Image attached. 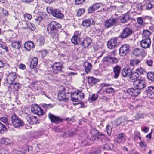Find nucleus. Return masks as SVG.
<instances>
[{
    "label": "nucleus",
    "mask_w": 154,
    "mask_h": 154,
    "mask_svg": "<svg viewBox=\"0 0 154 154\" xmlns=\"http://www.w3.org/2000/svg\"><path fill=\"white\" fill-rule=\"evenodd\" d=\"M42 107L45 109H48L49 108H51L52 107V106L51 104H43L42 106Z\"/></svg>",
    "instance_id": "4d7b16f0"
},
{
    "label": "nucleus",
    "mask_w": 154,
    "mask_h": 154,
    "mask_svg": "<svg viewBox=\"0 0 154 154\" xmlns=\"http://www.w3.org/2000/svg\"><path fill=\"white\" fill-rule=\"evenodd\" d=\"M91 42V39L90 38H87L85 39H79V45L83 46L84 48H87Z\"/></svg>",
    "instance_id": "39448f33"
},
{
    "label": "nucleus",
    "mask_w": 154,
    "mask_h": 154,
    "mask_svg": "<svg viewBox=\"0 0 154 154\" xmlns=\"http://www.w3.org/2000/svg\"><path fill=\"white\" fill-rule=\"evenodd\" d=\"M24 17L25 19H26L28 20H30L32 18V16L30 14L27 13H26L24 15Z\"/></svg>",
    "instance_id": "de8ad7c7"
},
{
    "label": "nucleus",
    "mask_w": 154,
    "mask_h": 154,
    "mask_svg": "<svg viewBox=\"0 0 154 154\" xmlns=\"http://www.w3.org/2000/svg\"><path fill=\"white\" fill-rule=\"evenodd\" d=\"M132 70L130 68L124 69L122 71V74L124 77H129L130 74L131 73Z\"/></svg>",
    "instance_id": "412c9836"
},
{
    "label": "nucleus",
    "mask_w": 154,
    "mask_h": 154,
    "mask_svg": "<svg viewBox=\"0 0 154 154\" xmlns=\"http://www.w3.org/2000/svg\"><path fill=\"white\" fill-rule=\"evenodd\" d=\"M11 86L13 88L15 91H17L19 88L20 84L18 83H13L12 85H11Z\"/></svg>",
    "instance_id": "a19ab883"
},
{
    "label": "nucleus",
    "mask_w": 154,
    "mask_h": 154,
    "mask_svg": "<svg viewBox=\"0 0 154 154\" xmlns=\"http://www.w3.org/2000/svg\"><path fill=\"white\" fill-rule=\"evenodd\" d=\"M85 10L84 9H80L77 12V15L78 16H80L84 12Z\"/></svg>",
    "instance_id": "8fccbe9b"
},
{
    "label": "nucleus",
    "mask_w": 154,
    "mask_h": 154,
    "mask_svg": "<svg viewBox=\"0 0 154 154\" xmlns=\"http://www.w3.org/2000/svg\"><path fill=\"white\" fill-rule=\"evenodd\" d=\"M0 120L5 123L6 125H8V127L9 128H10L9 124L8 119L5 117H1L0 118Z\"/></svg>",
    "instance_id": "4c0bfd02"
},
{
    "label": "nucleus",
    "mask_w": 154,
    "mask_h": 154,
    "mask_svg": "<svg viewBox=\"0 0 154 154\" xmlns=\"http://www.w3.org/2000/svg\"><path fill=\"white\" fill-rule=\"evenodd\" d=\"M133 33V31L131 29L128 27H125L120 33V37L123 39L126 38L130 36Z\"/></svg>",
    "instance_id": "7ed1b4c3"
},
{
    "label": "nucleus",
    "mask_w": 154,
    "mask_h": 154,
    "mask_svg": "<svg viewBox=\"0 0 154 154\" xmlns=\"http://www.w3.org/2000/svg\"><path fill=\"white\" fill-rule=\"evenodd\" d=\"M33 0H22L23 2H26V3H29L30 2H32Z\"/></svg>",
    "instance_id": "338daca9"
},
{
    "label": "nucleus",
    "mask_w": 154,
    "mask_h": 154,
    "mask_svg": "<svg viewBox=\"0 0 154 154\" xmlns=\"http://www.w3.org/2000/svg\"><path fill=\"white\" fill-rule=\"evenodd\" d=\"M36 112L34 114H37L38 116L42 115L43 114V111L41 108L38 106V110L36 111Z\"/></svg>",
    "instance_id": "c03bdc74"
},
{
    "label": "nucleus",
    "mask_w": 154,
    "mask_h": 154,
    "mask_svg": "<svg viewBox=\"0 0 154 154\" xmlns=\"http://www.w3.org/2000/svg\"><path fill=\"white\" fill-rule=\"evenodd\" d=\"M48 117L51 122L56 124H58L62 122V119L60 118L49 113Z\"/></svg>",
    "instance_id": "f8f14e48"
},
{
    "label": "nucleus",
    "mask_w": 154,
    "mask_h": 154,
    "mask_svg": "<svg viewBox=\"0 0 154 154\" xmlns=\"http://www.w3.org/2000/svg\"><path fill=\"white\" fill-rule=\"evenodd\" d=\"M19 68L20 69L24 70L25 69V66L23 64H21L20 65Z\"/></svg>",
    "instance_id": "e2e57ef3"
},
{
    "label": "nucleus",
    "mask_w": 154,
    "mask_h": 154,
    "mask_svg": "<svg viewBox=\"0 0 154 154\" xmlns=\"http://www.w3.org/2000/svg\"><path fill=\"white\" fill-rule=\"evenodd\" d=\"M103 62H106L111 64H113L115 63H117L118 60L117 59L114 57H112L110 56H106L104 57L102 60Z\"/></svg>",
    "instance_id": "9b49d317"
},
{
    "label": "nucleus",
    "mask_w": 154,
    "mask_h": 154,
    "mask_svg": "<svg viewBox=\"0 0 154 154\" xmlns=\"http://www.w3.org/2000/svg\"><path fill=\"white\" fill-rule=\"evenodd\" d=\"M106 93L108 94H109L111 93H112L114 91V89L112 88H107L106 91Z\"/></svg>",
    "instance_id": "6e6d98bb"
},
{
    "label": "nucleus",
    "mask_w": 154,
    "mask_h": 154,
    "mask_svg": "<svg viewBox=\"0 0 154 154\" xmlns=\"http://www.w3.org/2000/svg\"><path fill=\"white\" fill-rule=\"evenodd\" d=\"M129 49V45L127 44L122 45L119 48V54L122 56L125 55L128 52Z\"/></svg>",
    "instance_id": "0eeeda50"
},
{
    "label": "nucleus",
    "mask_w": 154,
    "mask_h": 154,
    "mask_svg": "<svg viewBox=\"0 0 154 154\" xmlns=\"http://www.w3.org/2000/svg\"><path fill=\"white\" fill-rule=\"evenodd\" d=\"M88 83L91 86H92L95 84L97 82L96 79L94 77H88Z\"/></svg>",
    "instance_id": "2f4dec72"
},
{
    "label": "nucleus",
    "mask_w": 154,
    "mask_h": 154,
    "mask_svg": "<svg viewBox=\"0 0 154 154\" xmlns=\"http://www.w3.org/2000/svg\"><path fill=\"white\" fill-rule=\"evenodd\" d=\"M95 10L92 6L89 7L88 10V13H91Z\"/></svg>",
    "instance_id": "864d4df0"
},
{
    "label": "nucleus",
    "mask_w": 154,
    "mask_h": 154,
    "mask_svg": "<svg viewBox=\"0 0 154 154\" xmlns=\"http://www.w3.org/2000/svg\"><path fill=\"white\" fill-rule=\"evenodd\" d=\"M11 47L15 49L19 50L21 47V42L19 41L11 40L10 41Z\"/></svg>",
    "instance_id": "4468645a"
},
{
    "label": "nucleus",
    "mask_w": 154,
    "mask_h": 154,
    "mask_svg": "<svg viewBox=\"0 0 154 154\" xmlns=\"http://www.w3.org/2000/svg\"><path fill=\"white\" fill-rule=\"evenodd\" d=\"M141 62V60L138 59H133L130 61V65L131 66H137Z\"/></svg>",
    "instance_id": "c85d7f7f"
},
{
    "label": "nucleus",
    "mask_w": 154,
    "mask_h": 154,
    "mask_svg": "<svg viewBox=\"0 0 154 154\" xmlns=\"http://www.w3.org/2000/svg\"><path fill=\"white\" fill-rule=\"evenodd\" d=\"M62 67V66L60 63H56L51 66V67L54 70L58 71H60L61 70Z\"/></svg>",
    "instance_id": "b1692460"
},
{
    "label": "nucleus",
    "mask_w": 154,
    "mask_h": 154,
    "mask_svg": "<svg viewBox=\"0 0 154 154\" xmlns=\"http://www.w3.org/2000/svg\"><path fill=\"white\" fill-rule=\"evenodd\" d=\"M126 137H124V134L121 133L119 134L117 137V142L119 143H123L126 141Z\"/></svg>",
    "instance_id": "393cba45"
},
{
    "label": "nucleus",
    "mask_w": 154,
    "mask_h": 154,
    "mask_svg": "<svg viewBox=\"0 0 154 154\" xmlns=\"http://www.w3.org/2000/svg\"><path fill=\"white\" fill-rule=\"evenodd\" d=\"M135 71L136 72H138L141 75H143L144 73H146L145 69L142 68L141 67L136 69Z\"/></svg>",
    "instance_id": "e433bc0d"
},
{
    "label": "nucleus",
    "mask_w": 154,
    "mask_h": 154,
    "mask_svg": "<svg viewBox=\"0 0 154 154\" xmlns=\"http://www.w3.org/2000/svg\"><path fill=\"white\" fill-rule=\"evenodd\" d=\"M117 38H115L110 40L107 43V45L109 49L115 48L117 46Z\"/></svg>",
    "instance_id": "2eb2a0df"
},
{
    "label": "nucleus",
    "mask_w": 154,
    "mask_h": 154,
    "mask_svg": "<svg viewBox=\"0 0 154 154\" xmlns=\"http://www.w3.org/2000/svg\"><path fill=\"white\" fill-rule=\"evenodd\" d=\"M140 44L141 47L144 48H149L151 44L150 39H143L140 42Z\"/></svg>",
    "instance_id": "ddd939ff"
},
{
    "label": "nucleus",
    "mask_w": 154,
    "mask_h": 154,
    "mask_svg": "<svg viewBox=\"0 0 154 154\" xmlns=\"http://www.w3.org/2000/svg\"><path fill=\"white\" fill-rule=\"evenodd\" d=\"M85 0H75V4L79 5L82 4Z\"/></svg>",
    "instance_id": "13d9d810"
},
{
    "label": "nucleus",
    "mask_w": 154,
    "mask_h": 154,
    "mask_svg": "<svg viewBox=\"0 0 154 154\" xmlns=\"http://www.w3.org/2000/svg\"><path fill=\"white\" fill-rule=\"evenodd\" d=\"M11 124L14 128H19L25 125L23 121L18 118L15 114L11 117Z\"/></svg>",
    "instance_id": "f03ea898"
},
{
    "label": "nucleus",
    "mask_w": 154,
    "mask_h": 154,
    "mask_svg": "<svg viewBox=\"0 0 154 154\" xmlns=\"http://www.w3.org/2000/svg\"><path fill=\"white\" fill-rule=\"evenodd\" d=\"M62 87V90L58 94V99L60 101H63L66 102L67 101V98H66V95L64 92L65 88L63 86Z\"/></svg>",
    "instance_id": "9d476101"
},
{
    "label": "nucleus",
    "mask_w": 154,
    "mask_h": 154,
    "mask_svg": "<svg viewBox=\"0 0 154 154\" xmlns=\"http://www.w3.org/2000/svg\"><path fill=\"white\" fill-rule=\"evenodd\" d=\"M38 106L37 104H33L32 106L31 111L33 113L36 112V111L38 109Z\"/></svg>",
    "instance_id": "ea45409f"
},
{
    "label": "nucleus",
    "mask_w": 154,
    "mask_h": 154,
    "mask_svg": "<svg viewBox=\"0 0 154 154\" xmlns=\"http://www.w3.org/2000/svg\"><path fill=\"white\" fill-rule=\"evenodd\" d=\"M3 13L5 16H8V12L7 10H3Z\"/></svg>",
    "instance_id": "0e129e2a"
},
{
    "label": "nucleus",
    "mask_w": 154,
    "mask_h": 154,
    "mask_svg": "<svg viewBox=\"0 0 154 154\" xmlns=\"http://www.w3.org/2000/svg\"><path fill=\"white\" fill-rule=\"evenodd\" d=\"M91 19L90 18L84 20L82 21V24L84 26H89L91 25Z\"/></svg>",
    "instance_id": "c756f323"
},
{
    "label": "nucleus",
    "mask_w": 154,
    "mask_h": 154,
    "mask_svg": "<svg viewBox=\"0 0 154 154\" xmlns=\"http://www.w3.org/2000/svg\"><path fill=\"white\" fill-rule=\"evenodd\" d=\"M153 7V5L148 2V3H147V4L146 5V9L147 10H150Z\"/></svg>",
    "instance_id": "49530a36"
},
{
    "label": "nucleus",
    "mask_w": 154,
    "mask_h": 154,
    "mask_svg": "<svg viewBox=\"0 0 154 154\" xmlns=\"http://www.w3.org/2000/svg\"><path fill=\"white\" fill-rule=\"evenodd\" d=\"M78 38V37L76 35L74 36L71 39L72 42L75 45H79V40L78 41H77Z\"/></svg>",
    "instance_id": "79ce46f5"
},
{
    "label": "nucleus",
    "mask_w": 154,
    "mask_h": 154,
    "mask_svg": "<svg viewBox=\"0 0 154 154\" xmlns=\"http://www.w3.org/2000/svg\"><path fill=\"white\" fill-rule=\"evenodd\" d=\"M78 100H81L85 97V95L82 92V90H79V92H78Z\"/></svg>",
    "instance_id": "72a5a7b5"
},
{
    "label": "nucleus",
    "mask_w": 154,
    "mask_h": 154,
    "mask_svg": "<svg viewBox=\"0 0 154 154\" xmlns=\"http://www.w3.org/2000/svg\"><path fill=\"white\" fill-rule=\"evenodd\" d=\"M106 130L108 134H111L112 129L109 125H107Z\"/></svg>",
    "instance_id": "603ef678"
},
{
    "label": "nucleus",
    "mask_w": 154,
    "mask_h": 154,
    "mask_svg": "<svg viewBox=\"0 0 154 154\" xmlns=\"http://www.w3.org/2000/svg\"><path fill=\"white\" fill-rule=\"evenodd\" d=\"M134 88L139 89L141 91L146 87V85L144 81L142 80H137L134 82Z\"/></svg>",
    "instance_id": "20e7f679"
},
{
    "label": "nucleus",
    "mask_w": 154,
    "mask_h": 154,
    "mask_svg": "<svg viewBox=\"0 0 154 154\" xmlns=\"http://www.w3.org/2000/svg\"><path fill=\"white\" fill-rule=\"evenodd\" d=\"M25 48L28 51H29L31 48H33L34 47V44L32 42H28L24 45Z\"/></svg>",
    "instance_id": "a878e982"
},
{
    "label": "nucleus",
    "mask_w": 154,
    "mask_h": 154,
    "mask_svg": "<svg viewBox=\"0 0 154 154\" xmlns=\"http://www.w3.org/2000/svg\"><path fill=\"white\" fill-rule=\"evenodd\" d=\"M133 54L135 56L140 55L141 53V50L138 48L134 49L133 51Z\"/></svg>",
    "instance_id": "58836bf2"
},
{
    "label": "nucleus",
    "mask_w": 154,
    "mask_h": 154,
    "mask_svg": "<svg viewBox=\"0 0 154 154\" xmlns=\"http://www.w3.org/2000/svg\"><path fill=\"white\" fill-rule=\"evenodd\" d=\"M37 64L38 58L36 57H34L31 62L30 67L31 69L33 70L35 72L36 71Z\"/></svg>",
    "instance_id": "a211bd4d"
},
{
    "label": "nucleus",
    "mask_w": 154,
    "mask_h": 154,
    "mask_svg": "<svg viewBox=\"0 0 154 154\" xmlns=\"http://www.w3.org/2000/svg\"><path fill=\"white\" fill-rule=\"evenodd\" d=\"M144 94L147 95V96L150 97L149 95L151 94L150 93H152L154 94V87L153 86H149L146 89Z\"/></svg>",
    "instance_id": "5701e85b"
},
{
    "label": "nucleus",
    "mask_w": 154,
    "mask_h": 154,
    "mask_svg": "<svg viewBox=\"0 0 154 154\" xmlns=\"http://www.w3.org/2000/svg\"><path fill=\"white\" fill-rule=\"evenodd\" d=\"M150 32L148 30H144L143 34V39H150L149 36Z\"/></svg>",
    "instance_id": "7c9ffc66"
},
{
    "label": "nucleus",
    "mask_w": 154,
    "mask_h": 154,
    "mask_svg": "<svg viewBox=\"0 0 154 154\" xmlns=\"http://www.w3.org/2000/svg\"><path fill=\"white\" fill-rule=\"evenodd\" d=\"M98 97V95L94 94H93L92 96L90 97L89 100L91 102H93L95 101Z\"/></svg>",
    "instance_id": "37998d69"
},
{
    "label": "nucleus",
    "mask_w": 154,
    "mask_h": 154,
    "mask_svg": "<svg viewBox=\"0 0 154 154\" xmlns=\"http://www.w3.org/2000/svg\"><path fill=\"white\" fill-rule=\"evenodd\" d=\"M40 42L41 44H43L44 42V39L43 37H40L39 39Z\"/></svg>",
    "instance_id": "69168bd1"
},
{
    "label": "nucleus",
    "mask_w": 154,
    "mask_h": 154,
    "mask_svg": "<svg viewBox=\"0 0 154 154\" xmlns=\"http://www.w3.org/2000/svg\"><path fill=\"white\" fill-rule=\"evenodd\" d=\"M42 19V18L41 17H38L36 19V21L40 22Z\"/></svg>",
    "instance_id": "774afa93"
},
{
    "label": "nucleus",
    "mask_w": 154,
    "mask_h": 154,
    "mask_svg": "<svg viewBox=\"0 0 154 154\" xmlns=\"http://www.w3.org/2000/svg\"><path fill=\"white\" fill-rule=\"evenodd\" d=\"M130 19L129 15L128 14H125L122 17L121 20L122 23H125Z\"/></svg>",
    "instance_id": "cd10ccee"
},
{
    "label": "nucleus",
    "mask_w": 154,
    "mask_h": 154,
    "mask_svg": "<svg viewBox=\"0 0 154 154\" xmlns=\"http://www.w3.org/2000/svg\"><path fill=\"white\" fill-rule=\"evenodd\" d=\"M121 70V67L118 65H116L113 68V72L114 73V78H117L119 75Z\"/></svg>",
    "instance_id": "f3484780"
},
{
    "label": "nucleus",
    "mask_w": 154,
    "mask_h": 154,
    "mask_svg": "<svg viewBox=\"0 0 154 154\" xmlns=\"http://www.w3.org/2000/svg\"><path fill=\"white\" fill-rule=\"evenodd\" d=\"M90 133L94 140H97L101 136L105 137V135L102 133H100L96 129L93 128L90 131Z\"/></svg>",
    "instance_id": "423d86ee"
},
{
    "label": "nucleus",
    "mask_w": 154,
    "mask_h": 154,
    "mask_svg": "<svg viewBox=\"0 0 154 154\" xmlns=\"http://www.w3.org/2000/svg\"><path fill=\"white\" fill-rule=\"evenodd\" d=\"M103 149H104L109 150L111 149V148L110 146L108 144H106L103 147Z\"/></svg>",
    "instance_id": "bf43d9fd"
},
{
    "label": "nucleus",
    "mask_w": 154,
    "mask_h": 154,
    "mask_svg": "<svg viewBox=\"0 0 154 154\" xmlns=\"http://www.w3.org/2000/svg\"><path fill=\"white\" fill-rule=\"evenodd\" d=\"M51 14L55 17L60 19L63 17V15L62 14L59 9H50Z\"/></svg>",
    "instance_id": "6e6552de"
},
{
    "label": "nucleus",
    "mask_w": 154,
    "mask_h": 154,
    "mask_svg": "<svg viewBox=\"0 0 154 154\" xmlns=\"http://www.w3.org/2000/svg\"><path fill=\"white\" fill-rule=\"evenodd\" d=\"M142 131L145 133L147 132L149 130V128H148L145 127L143 129L142 128Z\"/></svg>",
    "instance_id": "680f3d73"
},
{
    "label": "nucleus",
    "mask_w": 154,
    "mask_h": 154,
    "mask_svg": "<svg viewBox=\"0 0 154 154\" xmlns=\"http://www.w3.org/2000/svg\"><path fill=\"white\" fill-rule=\"evenodd\" d=\"M139 76V75L138 73L136 72H133L132 71L131 73L130 74L129 78L131 80L134 82L135 81L137 80Z\"/></svg>",
    "instance_id": "6ab92c4d"
},
{
    "label": "nucleus",
    "mask_w": 154,
    "mask_h": 154,
    "mask_svg": "<svg viewBox=\"0 0 154 154\" xmlns=\"http://www.w3.org/2000/svg\"><path fill=\"white\" fill-rule=\"evenodd\" d=\"M138 23L141 26H144V23L141 17H139L137 19Z\"/></svg>",
    "instance_id": "a18cd8bd"
},
{
    "label": "nucleus",
    "mask_w": 154,
    "mask_h": 154,
    "mask_svg": "<svg viewBox=\"0 0 154 154\" xmlns=\"http://www.w3.org/2000/svg\"><path fill=\"white\" fill-rule=\"evenodd\" d=\"M83 66L85 69V72L87 73H88L91 69L92 65L88 61L84 63Z\"/></svg>",
    "instance_id": "4be33fe9"
},
{
    "label": "nucleus",
    "mask_w": 154,
    "mask_h": 154,
    "mask_svg": "<svg viewBox=\"0 0 154 154\" xmlns=\"http://www.w3.org/2000/svg\"><path fill=\"white\" fill-rule=\"evenodd\" d=\"M60 25L55 21H52L48 25L47 30L49 33H54L53 37L57 38L58 35L57 34V31L58 29L61 28Z\"/></svg>",
    "instance_id": "f257e3e1"
},
{
    "label": "nucleus",
    "mask_w": 154,
    "mask_h": 154,
    "mask_svg": "<svg viewBox=\"0 0 154 154\" xmlns=\"http://www.w3.org/2000/svg\"><path fill=\"white\" fill-rule=\"evenodd\" d=\"M142 91L139 89L135 88H131L130 89V92L132 93V95L135 97L140 94Z\"/></svg>",
    "instance_id": "bb28decb"
},
{
    "label": "nucleus",
    "mask_w": 154,
    "mask_h": 154,
    "mask_svg": "<svg viewBox=\"0 0 154 154\" xmlns=\"http://www.w3.org/2000/svg\"><path fill=\"white\" fill-rule=\"evenodd\" d=\"M78 92L79 90L71 94V98L72 101L76 102L78 101Z\"/></svg>",
    "instance_id": "aec40b11"
},
{
    "label": "nucleus",
    "mask_w": 154,
    "mask_h": 154,
    "mask_svg": "<svg viewBox=\"0 0 154 154\" xmlns=\"http://www.w3.org/2000/svg\"><path fill=\"white\" fill-rule=\"evenodd\" d=\"M5 66V63L4 61L0 60V68H3Z\"/></svg>",
    "instance_id": "052dcab7"
},
{
    "label": "nucleus",
    "mask_w": 154,
    "mask_h": 154,
    "mask_svg": "<svg viewBox=\"0 0 154 154\" xmlns=\"http://www.w3.org/2000/svg\"><path fill=\"white\" fill-rule=\"evenodd\" d=\"M16 77V76L15 73L11 72L9 73L7 79V83L10 85H12Z\"/></svg>",
    "instance_id": "dca6fc26"
},
{
    "label": "nucleus",
    "mask_w": 154,
    "mask_h": 154,
    "mask_svg": "<svg viewBox=\"0 0 154 154\" xmlns=\"http://www.w3.org/2000/svg\"><path fill=\"white\" fill-rule=\"evenodd\" d=\"M153 61L151 60H147L146 61L145 63L149 66H151L152 65Z\"/></svg>",
    "instance_id": "3c124183"
},
{
    "label": "nucleus",
    "mask_w": 154,
    "mask_h": 154,
    "mask_svg": "<svg viewBox=\"0 0 154 154\" xmlns=\"http://www.w3.org/2000/svg\"><path fill=\"white\" fill-rule=\"evenodd\" d=\"M125 118L124 117H121L117 119L115 122V124L117 126L120 125L122 122H125Z\"/></svg>",
    "instance_id": "473e14b6"
},
{
    "label": "nucleus",
    "mask_w": 154,
    "mask_h": 154,
    "mask_svg": "<svg viewBox=\"0 0 154 154\" xmlns=\"http://www.w3.org/2000/svg\"><path fill=\"white\" fill-rule=\"evenodd\" d=\"M26 119L28 122L31 125H33L34 124V120L35 119V117L34 116L27 117Z\"/></svg>",
    "instance_id": "f704fd0d"
},
{
    "label": "nucleus",
    "mask_w": 154,
    "mask_h": 154,
    "mask_svg": "<svg viewBox=\"0 0 154 154\" xmlns=\"http://www.w3.org/2000/svg\"><path fill=\"white\" fill-rule=\"evenodd\" d=\"M0 47L1 48H2L6 50V51H7L8 52V48L6 46V45L5 44H0Z\"/></svg>",
    "instance_id": "5fc2aeb1"
},
{
    "label": "nucleus",
    "mask_w": 154,
    "mask_h": 154,
    "mask_svg": "<svg viewBox=\"0 0 154 154\" xmlns=\"http://www.w3.org/2000/svg\"><path fill=\"white\" fill-rule=\"evenodd\" d=\"M117 19H110L106 20L105 22V26L106 28H109L113 26H116L117 24Z\"/></svg>",
    "instance_id": "1a4fd4ad"
},
{
    "label": "nucleus",
    "mask_w": 154,
    "mask_h": 154,
    "mask_svg": "<svg viewBox=\"0 0 154 154\" xmlns=\"http://www.w3.org/2000/svg\"><path fill=\"white\" fill-rule=\"evenodd\" d=\"M95 10H96L99 8L100 7V5L99 3H96L93 4L92 5Z\"/></svg>",
    "instance_id": "09e8293b"
},
{
    "label": "nucleus",
    "mask_w": 154,
    "mask_h": 154,
    "mask_svg": "<svg viewBox=\"0 0 154 154\" xmlns=\"http://www.w3.org/2000/svg\"><path fill=\"white\" fill-rule=\"evenodd\" d=\"M5 130H7V128L5 126L0 122V134L3 133Z\"/></svg>",
    "instance_id": "c9c22d12"
}]
</instances>
